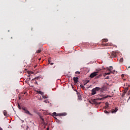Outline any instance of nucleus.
<instances>
[{
    "mask_svg": "<svg viewBox=\"0 0 130 130\" xmlns=\"http://www.w3.org/2000/svg\"><path fill=\"white\" fill-rule=\"evenodd\" d=\"M47 130H49V127H47Z\"/></svg>",
    "mask_w": 130,
    "mask_h": 130,
    "instance_id": "58836bf2",
    "label": "nucleus"
},
{
    "mask_svg": "<svg viewBox=\"0 0 130 130\" xmlns=\"http://www.w3.org/2000/svg\"><path fill=\"white\" fill-rule=\"evenodd\" d=\"M18 107L19 109H22V108H21V106H20V104L18 103Z\"/></svg>",
    "mask_w": 130,
    "mask_h": 130,
    "instance_id": "a211bd4d",
    "label": "nucleus"
},
{
    "mask_svg": "<svg viewBox=\"0 0 130 130\" xmlns=\"http://www.w3.org/2000/svg\"><path fill=\"white\" fill-rule=\"evenodd\" d=\"M55 119L56 122H57L58 123H60V121L59 120H58L55 118Z\"/></svg>",
    "mask_w": 130,
    "mask_h": 130,
    "instance_id": "2eb2a0df",
    "label": "nucleus"
},
{
    "mask_svg": "<svg viewBox=\"0 0 130 130\" xmlns=\"http://www.w3.org/2000/svg\"><path fill=\"white\" fill-rule=\"evenodd\" d=\"M120 62H123V58H121L119 60Z\"/></svg>",
    "mask_w": 130,
    "mask_h": 130,
    "instance_id": "dca6fc26",
    "label": "nucleus"
},
{
    "mask_svg": "<svg viewBox=\"0 0 130 130\" xmlns=\"http://www.w3.org/2000/svg\"><path fill=\"white\" fill-rule=\"evenodd\" d=\"M0 130H3V128H2L1 127H0Z\"/></svg>",
    "mask_w": 130,
    "mask_h": 130,
    "instance_id": "ea45409f",
    "label": "nucleus"
},
{
    "mask_svg": "<svg viewBox=\"0 0 130 130\" xmlns=\"http://www.w3.org/2000/svg\"><path fill=\"white\" fill-rule=\"evenodd\" d=\"M121 77H124V75L122 74Z\"/></svg>",
    "mask_w": 130,
    "mask_h": 130,
    "instance_id": "c9c22d12",
    "label": "nucleus"
},
{
    "mask_svg": "<svg viewBox=\"0 0 130 130\" xmlns=\"http://www.w3.org/2000/svg\"><path fill=\"white\" fill-rule=\"evenodd\" d=\"M35 84H37V85H38V83L37 82V81H36V82H35Z\"/></svg>",
    "mask_w": 130,
    "mask_h": 130,
    "instance_id": "473e14b6",
    "label": "nucleus"
},
{
    "mask_svg": "<svg viewBox=\"0 0 130 130\" xmlns=\"http://www.w3.org/2000/svg\"><path fill=\"white\" fill-rule=\"evenodd\" d=\"M108 97H111V96L107 95V96L105 97V98H108Z\"/></svg>",
    "mask_w": 130,
    "mask_h": 130,
    "instance_id": "2f4dec72",
    "label": "nucleus"
},
{
    "mask_svg": "<svg viewBox=\"0 0 130 130\" xmlns=\"http://www.w3.org/2000/svg\"><path fill=\"white\" fill-rule=\"evenodd\" d=\"M40 52H41V50L39 49L37 51V53H40Z\"/></svg>",
    "mask_w": 130,
    "mask_h": 130,
    "instance_id": "4be33fe9",
    "label": "nucleus"
},
{
    "mask_svg": "<svg viewBox=\"0 0 130 130\" xmlns=\"http://www.w3.org/2000/svg\"><path fill=\"white\" fill-rule=\"evenodd\" d=\"M51 66H53V64H54V63H50Z\"/></svg>",
    "mask_w": 130,
    "mask_h": 130,
    "instance_id": "72a5a7b5",
    "label": "nucleus"
},
{
    "mask_svg": "<svg viewBox=\"0 0 130 130\" xmlns=\"http://www.w3.org/2000/svg\"><path fill=\"white\" fill-rule=\"evenodd\" d=\"M80 87H81V88H85V86H84V85H83L82 84L80 85Z\"/></svg>",
    "mask_w": 130,
    "mask_h": 130,
    "instance_id": "bb28decb",
    "label": "nucleus"
},
{
    "mask_svg": "<svg viewBox=\"0 0 130 130\" xmlns=\"http://www.w3.org/2000/svg\"><path fill=\"white\" fill-rule=\"evenodd\" d=\"M112 74H113V75H115V74H117V71L114 70L112 72Z\"/></svg>",
    "mask_w": 130,
    "mask_h": 130,
    "instance_id": "ddd939ff",
    "label": "nucleus"
},
{
    "mask_svg": "<svg viewBox=\"0 0 130 130\" xmlns=\"http://www.w3.org/2000/svg\"><path fill=\"white\" fill-rule=\"evenodd\" d=\"M125 94H126V93L125 92H123L122 95V97H124V95H125Z\"/></svg>",
    "mask_w": 130,
    "mask_h": 130,
    "instance_id": "b1692460",
    "label": "nucleus"
},
{
    "mask_svg": "<svg viewBox=\"0 0 130 130\" xmlns=\"http://www.w3.org/2000/svg\"><path fill=\"white\" fill-rule=\"evenodd\" d=\"M73 80L75 84H77L79 82V78L78 77H74Z\"/></svg>",
    "mask_w": 130,
    "mask_h": 130,
    "instance_id": "20e7f679",
    "label": "nucleus"
},
{
    "mask_svg": "<svg viewBox=\"0 0 130 130\" xmlns=\"http://www.w3.org/2000/svg\"><path fill=\"white\" fill-rule=\"evenodd\" d=\"M117 110H118L117 108H115V110H112V111L111 112V113H115V112H117Z\"/></svg>",
    "mask_w": 130,
    "mask_h": 130,
    "instance_id": "0eeeda50",
    "label": "nucleus"
},
{
    "mask_svg": "<svg viewBox=\"0 0 130 130\" xmlns=\"http://www.w3.org/2000/svg\"><path fill=\"white\" fill-rule=\"evenodd\" d=\"M108 41V40L107 39L103 40V42H107Z\"/></svg>",
    "mask_w": 130,
    "mask_h": 130,
    "instance_id": "6ab92c4d",
    "label": "nucleus"
},
{
    "mask_svg": "<svg viewBox=\"0 0 130 130\" xmlns=\"http://www.w3.org/2000/svg\"><path fill=\"white\" fill-rule=\"evenodd\" d=\"M44 102H46V101H45Z\"/></svg>",
    "mask_w": 130,
    "mask_h": 130,
    "instance_id": "37998d69",
    "label": "nucleus"
},
{
    "mask_svg": "<svg viewBox=\"0 0 130 130\" xmlns=\"http://www.w3.org/2000/svg\"><path fill=\"white\" fill-rule=\"evenodd\" d=\"M110 68H112V67L111 66V67H110Z\"/></svg>",
    "mask_w": 130,
    "mask_h": 130,
    "instance_id": "79ce46f5",
    "label": "nucleus"
},
{
    "mask_svg": "<svg viewBox=\"0 0 130 130\" xmlns=\"http://www.w3.org/2000/svg\"><path fill=\"white\" fill-rule=\"evenodd\" d=\"M37 93H38V94H40V95H42L43 96V95L44 94V93L41 91H39V90H37Z\"/></svg>",
    "mask_w": 130,
    "mask_h": 130,
    "instance_id": "423d86ee",
    "label": "nucleus"
},
{
    "mask_svg": "<svg viewBox=\"0 0 130 130\" xmlns=\"http://www.w3.org/2000/svg\"><path fill=\"white\" fill-rule=\"evenodd\" d=\"M59 116H66L67 115L66 113H58Z\"/></svg>",
    "mask_w": 130,
    "mask_h": 130,
    "instance_id": "39448f33",
    "label": "nucleus"
},
{
    "mask_svg": "<svg viewBox=\"0 0 130 130\" xmlns=\"http://www.w3.org/2000/svg\"><path fill=\"white\" fill-rule=\"evenodd\" d=\"M40 118H41V119L42 120V123H44V119L43 118H42V117L41 116H40Z\"/></svg>",
    "mask_w": 130,
    "mask_h": 130,
    "instance_id": "9d476101",
    "label": "nucleus"
},
{
    "mask_svg": "<svg viewBox=\"0 0 130 130\" xmlns=\"http://www.w3.org/2000/svg\"><path fill=\"white\" fill-rule=\"evenodd\" d=\"M40 77H35L34 79H33L32 80H38V79H39Z\"/></svg>",
    "mask_w": 130,
    "mask_h": 130,
    "instance_id": "393cba45",
    "label": "nucleus"
},
{
    "mask_svg": "<svg viewBox=\"0 0 130 130\" xmlns=\"http://www.w3.org/2000/svg\"><path fill=\"white\" fill-rule=\"evenodd\" d=\"M48 62H49V63L50 64V63H50V60H48Z\"/></svg>",
    "mask_w": 130,
    "mask_h": 130,
    "instance_id": "e433bc0d",
    "label": "nucleus"
},
{
    "mask_svg": "<svg viewBox=\"0 0 130 130\" xmlns=\"http://www.w3.org/2000/svg\"><path fill=\"white\" fill-rule=\"evenodd\" d=\"M100 87H96L94 88H93L91 90V95H95L97 92V91H100Z\"/></svg>",
    "mask_w": 130,
    "mask_h": 130,
    "instance_id": "f257e3e1",
    "label": "nucleus"
},
{
    "mask_svg": "<svg viewBox=\"0 0 130 130\" xmlns=\"http://www.w3.org/2000/svg\"><path fill=\"white\" fill-rule=\"evenodd\" d=\"M100 90L101 92H103V91H104V88H100Z\"/></svg>",
    "mask_w": 130,
    "mask_h": 130,
    "instance_id": "f3484780",
    "label": "nucleus"
},
{
    "mask_svg": "<svg viewBox=\"0 0 130 130\" xmlns=\"http://www.w3.org/2000/svg\"><path fill=\"white\" fill-rule=\"evenodd\" d=\"M103 45L104 46H108V44H104Z\"/></svg>",
    "mask_w": 130,
    "mask_h": 130,
    "instance_id": "cd10ccee",
    "label": "nucleus"
},
{
    "mask_svg": "<svg viewBox=\"0 0 130 130\" xmlns=\"http://www.w3.org/2000/svg\"><path fill=\"white\" fill-rule=\"evenodd\" d=\"M102 75H99V76H98L97 78H99L100 77H101Z\"/></svg>",
    "mask_w": 130,
    "mask_h": 130,
    "instance_id": "f704fd0d",
    "label": "nucleus"
},
{
    "mask_svg": "<svg viewBox=\"0 0 130 130\" xmlns=\"http://www.w3.org/2000/svg\"><path fill=\"white\" fill-rule=\"evenodd\" d=\"M106 105L107 107H106V108H108V105H109V104L108 103H106Z\"/></svg>",
    "mask_w": 130,
    "mask_h": 130,
    "instance_id": "aec40b11",
    "label": "nucleus"
},
{
    "mask_svg": "<svg viewBox=\"0 0 130 130\" xmlns=\"http://www.w3.org/2000/svg\"><path fill=\"white\" fill-rule=\"evenodd\" d=\"M43 98H44V99H47V96H45V95H42Z\"/></svg>",
    "mask_w": 130,
    "mask_h": 130,
    "instance_id": "412c9836",
    "label": "nucleus"
},
{
    "mask_svg": "<svg viewBox=\"0 0 130 130\" xmlns=\"http://www.w3.org/2000/svg\"><path fill=\"white\" fill-rule=\"evenodd\" d=\"M75 73H76V74H80V72L77 71V72H76Z\"/></svg>",
    "mask_w": 130,
    "mask_h": 130,
    "instance_id": "c756f323",
    "label": "nucleus"
},
{
    "mask_svg": "<svg viewBox=\"0 0 130 130\" xmlns=\"http://www.w3.org/2000/svg\"><path fill=\"white\" fill-rule=\"evenodd\" d=\"M89 82H90V81L87 80L86 83L84 84V85H86V84H88V83H89Z\"/></svg>",
    "mask_w": 130,
    "mask_h": 130,
    "instance_id": "c85d7f7f",
    "label": "nucleus"
},
{
    "mask_svg": "<svg viewBox=\"0 0 130 130\" xmlns=\"http://www.w3.org/2000/svg\"><path fill=\"white\" fill-rule=\"evenodd\" d=\"M4 115H5V116H8V112H7V111L6 110H4Z\"/></svg>",
    "mask_w": 130,
    "mask_h": 130,
    "instance_id": "1a4fd4ad",
    "label": "nucleus"
},
{
    "mask_svg": "<svg viewBox=\"0 0 130 130\" xmlns=\"http://www.w3.org/2000/svg\"><path fill=\"white\" fill-rule=\"evenodd\" d=\"M128 69H130V66L128 67Z\"/></svg>",
    "mask_w": 130,
    "mask_h": 130,
    "instance_id": "a19ab883",
    "label": "nucleus"
},
{
    "mask_svg": "<svg viewBox=\"0 0 130 130\" xmlns=\"http://www.w3.org/2000/svg\"><path fill=\"white\" fill-rule=\"evenodd\" d=\"M100 71H102V69L101 68H99L96 69V72H98V73H99V72H100Z\"/></svg>",
    "mask_w": 130,
    "mask_h": 130,
    "instance_id": "4468645a",
    "label": "nucleus"
},
{
    "mask_svg": "<svg viewBox=\"0 0 130 130\" xmlns=\"http://www.w3.org/2000/svg\"><path fill=\"white\" fill-rule=\"evenodd\" d=\"M102 69V70H105V68H104V67H102V68H101Z\"/></svg>",
    "mask_w": 130,
    "mask_h": 130,
    "instance_id": "7c9ffc66",
    "label": "nucleus"
},
{
    "mask_svg": "<svg viewBox=\"0 0 130 130\" xmlns=\"http://www.w3.org/2000/svg\"><path fill=\"white\" fill-rule=\"evenodd\" d=\"M98 75V72H95L91 73L89 76L90 78L92 79V78H94V77H96V76Z\"/></svg>",
    "mask_w": 130,
    "mask_h": 130,
    "instance_id": "7ed1b4c3",
    "label": "nucleus"
},
{
    "mask_svg": "<svg viewBox=\"0 0 130 130\" xmlns=\"http://www.w3.org/2000/svg\"><path fill=\"white\" fill-rule=\"evenodd\" d=\"M53 115L54 116H59V115H58V114H57L56 112L53 113Z\"/></svg>",
    "mask_w": 130,
    "mask_h": 130,
    "instance_id": "f8f14e48",
    "label": "nucleus"
},
{
    "mask_svg": "<svg viewBox=\"0 0 130 130\" xmlns=\"http://www.w3.org/2000/svg\"><path fill=\"white\" fill-rule=\"evenodd\" d=\"M127 90H128V88H126L124 89V92H125V93H126V92H127Z\"/></svg>",
    "mask_w": 130,
    "mask_h": 130,
    "instance_id": "5701e85b",
    "label": "nucleus"
},
{
    "mask_svg": "<svg viewBox=\"0 0 130 130\" xmlns=\"http://www.w3.org/2000/svg\"><path fill=\"white\" fill-rule=\"evenodd\" d=\"M21 109L22 110L24 111V113H26V114H28V115H32V114H31L30 112H29V111H28V110H27V109H26V108L24 107H22Z\"/></svg>",
    "mask_w": 130,
    "mask_h": 130,
    "instance_id": "f03ea898",
    "label": "nucleus"
},
{
    "mask_svg": "<svg viewBox=\"0 0 130 130\" xmlns=\"http://www.w3.org/2000/svg\"><path fill=\"white\" fill-rule=\"evenodd\" d=\"M29 128V126H27L26 129H28Z\"/></svg>",
    "mask_w": 130,
    "mask_h": 130,
    "instance_id": "4c0bfd02",
    "label": "nucleus"
},
{
    "mask_svg": "<svg viewBox=\"0 0 130 130\" xmlns=\"http://www.w3.org/2000/svg\"><path fill=\"white\" fill-rule=\"evenodd\" d=\"M104 112H105V113H106V114H108L109 113V112H108V111H106V110L104 111Z\"/></svg>",
    "mask_w": 130,
    "mask_h": 130,
    "instance_id": "a878e982",
    "label": "nucleus"
},
{
    "mask_svg": "<svg viewBox=\"0 0 130 130\" xmlns=\"http://www.w3.org/2000/svg\"><path fill=\"white\" fill-rule=\"evenodd\" d=\"M109 72V73H105V75H110V74H111V73H112V71H111V69H108Z\"/></svg>",
    "mask_w": 130,
    "mask_h": 130,
    "instance_id": "6e6552de",
    "label": "nucleus"
},
{
    "mask_svg": "<svg viewBox=\"0 0 130 130\" xmlns=\"http://www.w3.org/2000/svg\"><path fill=\"white\" fill-rule=\"evenodd\" d=\"M78 99H79V100H82V96H81L80 94H78Z\"/></svg>",
    "mask_w": 130,
    "mask_h": 130,
    "instance_id": "9b49d317",
    "label": "nucleus"
}]
</instances>
